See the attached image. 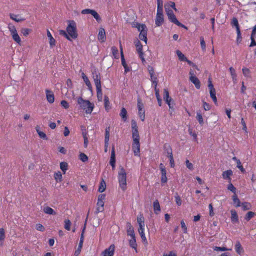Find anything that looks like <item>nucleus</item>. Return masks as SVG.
Masks as SVG:
<instances>
[{"label": "nucleus", "instance_id": "obj_1", "mask_svg": "<svg viewBox=\"0 0 256 256\" xmlns=\"http://www.w3.org/2000/svg\"><path fill=\"white\" fill-rule=\"evenodd\" d=\"M132 129L133 138L132 149L134 154L138 156L140 152V136L136 122L134 120L132 121Z\"/></svg>", "mask_w": 256, "mask_h": 256}, {"label": "nucleus", "instance_id": "obj_2", "mask_svg": "<svg viewBox=\"0 0 256 256\" xmlns=\"http://www.w3.org/2000/svg\"><path fill=\"white\" fill-rule=\"evenodd\" d=\"M59 34L64 36L70 40L76 38L78 36L76 32V22L74 20L68 21V24L66 28V32L64 30H60Z\"/></svg>", "mask_w": 256, "mask_h": 256}, {"label": "nucleus", "instance_id": "obj_3", "mask_svg": "<svg viewBox=\"0 0 256 256\" xmlns=\"http://www.w3.org/2000/svg\"><path fill=\"white\" fill-rule=\"evenodd\" d=\"M118 179L119 187L124 191L127 188L126 186V173L123 167H120L118 172Z\"/></svg>", "mask_w": 256, "mask_h": 256}, {"label": "nucleus", "instance_id": "obj_4", "mask_svg": "<svg viewBox=\"0 0 256 256\" xmlns=\"http://www.w3.org/2000/svg\"><path fill=\"white\" fill-rule=\"evenodd\" d=\"M136 27L138 30L140 32L139 38L140 40H143L146 44H147V28L144 24H136Z\"/></svg>", "mask_w": 256, "mask_h": 256}, {"label": "nucleus", "instance_id": "obj_5", "mask_svg": "<svg viewBox=\"0 0 256 256\" xmlns=\"http://www.w3.org/2000/svg\"><path fill=\"white\" fill-rule=\"evenodd\" d=\"M94 104L89 100H84L81 98V108L87 114H90L93 110Z\"/></svg>", "mask_w": 256, "mask_h": 256}, {"label": "nucleus", "instance_id": "obj_6", "mask_svg": "<svg viewBox=\"0 0 256 256\" xmlns=\"http://www.w3.org/2000/svg\"><path fill=\"white\" fill-rule=\"evenodd\" d=\"M81 13L83 14H90L92 16H94V18L98 22H100L102 20L100 15L94 10L90 9H85L82 10L81 12Z\"/></svg>", "mask_w": 256, "mask_h": 256}, {"label": "nucleus", "instance_id": "obj_7", "mask_svg": "<svg viewBox=\"0 0 256 256\" xmlns=\"http://www.w3.org/2000/svg\"><path fill=\"white\" fill-rule=\"evenodd\" d=\"M164 22L163 11H157L156 18L155 20V24L156 26H160L162 25Z\"/></svg>", "mask_w": 256, "mask_h": 256}, {"label": "nucleus", "instance_id": "obj_8", "mask_svg": "<svg viewBox=\"0 0 256 256\" xmlns=\"http://www.w3.org/2000/svg\"><path fill=\"white\" fill-rule=\"evenodd\" d=\"M190 80L194 84L196 88L197 89H199L200 87V84L198 79L194 75V72L192 70L190 72Z\"/></svg>", "mask_w": 256, "mask_h": 256}, {"label": "nucleus", "instance_id": "obj_9", "mask_svg": "<svg viewBox=\"0 0 256 256\" xmlns=\"http://www.w3.org/2000/svg\"><path fill=\"white\" fill-rule=\"evenodd\" d=\"M114 245L111 244L108 248L106 249L102 252V256H113L114 251Z\"/></svg>", "mask_w": 256, "mask_h": 256}, {"label": "nucleus", "instance_id": "obj_10", "mask_svg": "<svg viewBox=\"0 0 256 256\" xmlns=\"http://www.w3.org/2000/svg\"><path fill=\"white\" fill-rule=\"evenodd\" d=\"M46 98L48 102L52 104L54 101V96L53 92L49 90H46Z\"/></svg>", "mask_w": 256, "mask_h": 256}, {"label": "nucleus", "instance_id": "obj_11", "mask_svg": "<svg viewBox=\"0 0 256 256\" xmlns=\"http://www.w3.org/2000/svg\"><path fill=\"white\" fill-rule=\"evenodd\" d=\"M98 38L101 42H103L106 40V36L105 30L104 28H101L99 29V32L98 36Z\"/></svg>", "mask_w": 256, "mask_h": 256}, {"label": "nucleus", "instance_id": "obj_12", "mask_svg": "<svg viewBox=\"0 0 256 256\" xmlns=\"http://www.w3.org/2000/svg\"><path fill=\"white\" fill-rule=\"evenodd\" d=\"M168 20L172 22H173L174 24H176V25L181 26L182 28H186V26L181 24L180 22H178V20L176 18L175 15L174 14L168 17Z\"/></svg>", "mask_w": 256, "mask_h": 256}, {"label": "nucleus", "instance_id": "obj_13", "mask_svg": "<svg viewBox=\"0 0 256 256\" xmlns=\"http://www.w3.org/2000/svg\"><path fill=\"white\" fill-rule=\"evenodd\" d=\"M232 171L231 170L224 171L222 174V178L230 182L232 180L230 176L232 175Z\"/></svg>", "mask_w": 256, "mask_h": 256}, {"label": "nucleus", "instance_id": "obj_14", "mask_svg": "<svg viewBox=\"0 0 256 256\" xmlns=\"http://www.w3.org/2000/svg\"><path fill=\"white\" fill-rule=\"evenodd\" d=\"M10 18L11 20L18 22H20L24 21L25 20L24 18H22L18 14H10Z\"/></svg>", "mask_w": 256, "mask_h": 256}, {"label": "nucleus", "instance_id": "obj_15", "mask_svg": "<svg viewBox=\"0 0 256 256\" xmlns=\"http://www.w3.org/2000/svg\"><path fill=\"white\" fill-rule=\"evenodd\" d=\"M235 250L238 254L242 255L244 253V250L240 242L237 241L235 244Z\"/></svg>", "mask_w": 256, "mask_h": 256}, {"label": "nucleus", "instance_id": "obj_16", "mask_svg": "<svg viewBox=\"0 0 256 256\" xmlns=\"http://www.w3.org/2000/svg\"><path fill=\"white\" fill-rule=\"evenodd\" d=\"M126 228H127V233L128 236H130L131 238H134L135 234L134 230V228L131 225L130 223L127 222L126 224Z\"/></svg>", "mask_w": 256, "mask_h": 256}, {"label": "nucleus", "instance_id": "obj_17", "mask_svg": "<svg viewBox=\"0 0 256 256\" xmlns=\"http://www.w3.org/2000/svg\"><path fill=\"white\" fill-rule=\"evenodd\" d=\"M94 79L96 88H101L100 77L99 74H94Z\"/></svg>", "mask_w": 256, "mask_h": 256}, {"label": "nucleus", "instance_id": "obj_18", "mask_svg": "<svg viewBox=\"0 0 256 256\" xmlns=\"http://www.w3.org/2000/svg\"><path fill=\"white\" fill-rule=\"evenodd\" d=\"M149 72H150V76L151 81L152 83V84H154V88H156V86H157V83H158V82L156 80L157 78L154 74V71L153 70L151 69V70H149Z\"/></svg>", "mask_w": 256, "mask_h": 256}, {"label": "nucleus", "instance_id": "obj_19", "mask_svg": "<svg viewBox=\"0 0 256 256\" xmlns=\"http://www.w3.org/2000/svg\"><path fill=\"white\" fill-rule=\"evenodd\" d=\"M231 220L233 224H235L238 222V216L236 212L234 210H230Z\"/></svg>", "mask_w": 256, "mask_h": 256}, {"label": "nucleus", "instance_id": "obj_20", "mask_svg": "<svg viewBox=\"0 0 256 256\" xmlns=\"http://www.w3.org/2000/svg\"><path fill=\"white\" fill-rule=\"evenodd\" d=\"M136 50L139 54L140 57L144 60L142 44L139 41H138L136 44Z\"/></svg>", "mask_w": 256, "mask_h": 256}, {"label": "nucleus", "instance_id": "obj_21", "mask_svg": "<svg viewBox=\"0 0 256 256\" xmlns=\"http://www.w3.org/2000/svg\"><path fill=\"white\" fill-rule=\"evenodd\" d=\"M154 210L156 214H158L160 211V206L158 200H156L153 203Z\"/></svg>", "mask_w": 256, "mask_h": 256}, {"label": "nucleus", "instance_id": "obj_22", "mask_svg": "<svg viewBox=\"0 0 256 256\" xmlns=\"http://www.w3.org/2000/svg\"><path fill=\"white\" fill-rule=\"evenodd\" d=\"M115 163H116V157H115V153L114 149L112 150L110 158V164L112 166V169L114 170L115 168Z\"/></svg>", "mask_w": 256, "mask_h": 256}, {"label": "nucleus", "instance_id": "obj_23", "mask_svg": "<svg viewBox=\"0 0 256 256\" xmlns=\"http://www.w3.org/2000/svg\"><path fill=\"white\" fill-rule=\"evenodd\" d=\"M47 36L50 40V46L51 48H52L56 44V40L54 38L50 32L48 30H47Z\"/></svg>", "mask_w": 256, "mask_h": 256}, {"label": "nucleus", "instance_id": "obj_24", "mask_svg": "<svg viewBox=\"0 0 256 256\" xmlns=\"http://www.w3.org/2000/svg\"><path fill=\"white\" fill-rule=\"evenodd\" d=\"M82 76L84 80V82L86 83V85L88 86V90H90L92 91V86L88 78L84 73L82 74Z\"/></svg>", "mask_w": 256, "mask_h": 256}, {"label": "nucleus", "instance_id": "obj_25", "mask_svg": "<svg viewBox=\"0 0 256 256\" xmlns=\"http://www.w3.org/2000/svg\"><path fill=\"white\" fill-rule=\"evenodd\" d=\"M104 202L98 201L96 208L97 213L102 212L104 210Z\"/></svg>", "mask_w": 256, "mask_h": 256}, {"label": "nucleus", "instance_id": "obj_26", "mask_svg": "<svg viewBox=\"0 0 256 256\" xmlns=\"http://www.w3.org/2000/svg\"><path fill=\"white\" fill-rule=\"evenodd\" d=\"M231 76L232 77V80L234 84L236 83L237 82V76L235 70L232 68L230 67L229 68Z\"/></svg>", "mask_w": 256, "mask_h": 256}, {"label": "nucleus", "instance_id": "obj_27", "mask_svg": "<svg viewBox=\"0 0 256 256\" xmlns=\"http://www.w3.org/2000/svg\"><path fill=\"white\" fill-rule=\"evenodd\" d=\"M232 24L234 26L236 29L237 35H240V28L238 20L236 18H234L232 20Z\"/></svg>", "mask_w": 256, "mask_h": 256}, {"label": "nucleus", "instance_id": "obj_28", "mask_svg": "<svg viewBox=\"0 0 256 256\" xmlns=\"http://www.w3.org/2000/svg\"><path fill=\"white\" fill-rule=\"evenodd\" d=\"M110 138V128H106V134L104 138L105 146H108V140Z\"/></svg>", "mask_w": 256, "mask_h": 256}, {"label": "nucleus", "instance_id": "obj_29", "mask_svg": "<svg viewBox=\"0 0 256 256\" xmlns=\"http://www.w3.org/2000/svg\"><path fill=\"white\" fill-rule=\"evenodd\" d=\"M120 116L124 122H126L127 120V111L126 109L122 108L121 110L120 114Z\"/></svg>", "mask_w": 256, "mask_h": 256}, {"label": "nucleus", "instance_id": "obj_30", "mask_svg": "<svg viewBox=\"0 0 256 256\" xmlns=\"http://www.w3.org/2000/svg\"><path fill=\"white\" fill-rule=\"evenodd\" d=\"M111 50L114 58L116 59H118L120 56L118 49L116 46H112Z\"/></svg>", "mask_w": 256, "mask_h": 256}, {"label": "nucleus", "instance_id": "obj_31", "mask_svg": "<svg viewBox=\"0 0 256 256\" xmlns=\"http://www.w3.org/2000/svg\"><path fill=\"white\" fill-rule=\"evenodd\" d=\"M8 28L9 31L10 32V34L12 35V36L14 34H18L16 29L14 25L12 24H9L8 26Z\"/></svg>", "mask_w": 256, "mask_h": 256}, {"label": "nucleus", "instance_id": "obj_32", "mask_svg": "<svg viewBox=\"0 0 256 256\" xmlns=\"http://www.w3.org/2000/svg\"><path fill=\"white\" fill-rule=\"evenodd\" d=\"M132 238L129 240V244L130 246L136 250L137 244L136 242V237L131 238ZM137 251H136V252Z\"/></svg>", "mask_w": 256, "mask_h": 256}, {"label": "nucleus", "instance_id": "obj_33", "mask_svg": "<svg viewBox=\"0 0 256 256\" xmlns=\"http://www.w3.org/2000/svg\"><path fill=\"white\" fill-rule=\"evenodd\" d=\"M60 168L64 174H65L68 169V164L67 162H63L60 163Z\"/></svg>", "mask_w": 256, "mask_h": 256}, {"label": "nucleus", "instance_id": "obj_34", "mask_svg": "<svg viewBox=\"0 0 256 256\" xmlns=\"http://www.w3.org/2000/svg\"><path fill=\"white\" fill-rule=\"evenodd\" d=\"M54 178L56 182H61L62 178V173L60 172H56L54 174Z\"/></svg>", "mask_w": 256, "mask_h": 256}, {"label": "nucleus", "instance_id": "obj_35", "mask_svg": "<svg viewBox=\"0 0 256 256\" xmlns=\"http://www.w3.org/2000/svg\"><path fill=\"white\" fill-rule=\"evenodd\" d=\"M243 210H249L251 208V204L248 202H244L240 204Z\"/></svg>", "mask_w": 256, "mask_h": 256}, {"label": "nucleus", "instance_id": "obj_36", "mask_svg": "<svg viewBox=\"0 0 256 256\" xmlns=\"http://www.w3.org/2000/svg\"><path fill=\"white\" fill-rule=\"evenodd\" d=\"M44 212L48 214H56V212L54 210L50 207L46 206L44 208Z\"/></svg>", "mask_w": 256, "mask_h": 256}, {"label": "nucleus", "instance_id": "obj_37", "mask_svg": "<svg viewBox=\"0 0 256 256\" xmlns=\"http://www.w3.org/2000/svg\"><path fill=\"white\" fill-rule=\"evenodd\" d=\"M5 238V232L3 228H0V244L2 245Z\"/></svg>", "mask_w": 256, "mask_h": 256}, {"label": "nucleus", "instance_id": "obj_38", "mask_svg": "<svg viewBox=\"0 0 256 256\" xmlns=\"http://www.w3.org/2000/svg\"><path fill=\"white\" fill-rule=\"evenodd\" d=\"M120 56H121L122 64L123 66H127V64H126V60L124 59V55L123 52H122V46L120 44Z\"/></svg>", "mask_w": 256, "mask_h": 256}, {"label": "nucleus", "instance_id": "obj_39", "mask_svg": "<svg viewBox=\"0 0 256 256\" xmlns=\"http://www.w3.org/2000/svg\"><path fill=\"white\" fill-rule=\"evenodd\" d=\"M161 172V182L162 183H166L167 182V178L166 176V170H163L160 171Z\"/></svg>", "mask_w": 256, "mask_h": 256}, {"label": "nucleus", "instance_id": "obj_40", "mask_svg": "<svg viewBox=\"0 0 256 256\" xmlns=\"http://www.w3.org/2000/svg\"><path fill=\"white\" fill-rule=\"evenodd\" d=\"M232 200L234 204H235V206L236 207H238L240 206V200L238 198L236 194H234L232 196Z\"/></svg>", "mask_w": 256, "mask_h": 256}, {"label": "nucleus", "instance_id": "obj_41", "mask_svg": "<svg viewBox=\"0 0 256 256\" xmlns=\"http://www.w3.org/2000/svg\"><path fill=\"white\" fill-rule=\"evenodd\" d=\"M176 54L180 61H184L186 60V58L180 50H177L176 51Z\"/></svg>", "mask_w": 256, "mask_h": 256}, {"label": "nucleus", "instance_id": "obj_42", "mask_svg": "<svg viewBox=\"0 0 256 256\" xmlns=\"http://www.w3.org/2000/svg\"><path fill=\"white\" fill-rule=\"evenodd\" d=\"M106 188V184L104 180H102L99 186L98 190L100 192H102L104 191Z\"/></svg>", "mask_w": 256, "mask_h": 256}, {"label": "nucleus", "instance_id": "obj_43", "mask_svg": "<svg viewBox=\"0 0 256 256\" xmlns=\"http://www.w3.org/2000/svg\"><path fill=\"white\" fill-rule=\"evenodd\" d=\"M216 90H210V98H212L214 102L216 104L217 102V98L216 96Z\"/></svg>", "mask_w": 256, "mask_h": 256}, {"label": "nucleus", "instance_id": "obj_44", "mask_svg": "<svg viewBox=\"0 0 256 256\" xmlns=\"http://www.w3.org/2000/svg\"><path fill=\"white\" fill-rule=\"evenodd\" d=\"M157 0V11H163V2L162 0Z\"/></svg>", "mask_w": 256, "mask_h": 256}, {"label": "nucleus", "instance_id": "obj_45", "mask_svg": "<svg viewBox=\"0 0 256 256\" xmlns=\"http://www.w3.org/2000/svg\"><path fill=\"white\" fill-rule=\"evenodd\" d=\"M196 118L200 124H202V125L203 124L204 120H203L202 114L198 112H196Z\"/></svg>", "mask_w": 256, "mask_h": 256}, {"label": "nucleus", "instance_id": "obj_46", "mask_svg": "<svg viewBox=\"0 0 256 256\" xmlns=\"http://www.w3.org/2000/svg\"><path fill=\"white\" fill-rule=\"evenodd\" d=\"M164 150L166 152L167 156H170L172 154V149L169 145L165 144L164 146Z\"/></svg>", "mask_w": 256, "mask_h": 256}, {"label": "nucleus", "instance_id": "obj_47", "mask_svg": "<svg viewBox=\"0 0 256 256\" xmlns=\"http://www.w3.org/2000/svg\"><path fill=\"white\" fill-rule=\"evenodd\" d=\"M174 198L176 204L178 206H180L182 204V200L180 197L178 195V193L175 194Z\"/></svg>", "mask_w": 256, "mask_h": 256}, {"label": "nucleus", "instance_id": "obj_48", "mask_svg": "<svg viewBox=\"0 0 256 256\" xmlns=\"http://www.w3.org/2000/svg\"><path fill=\"white\" fill-rule=\"evenodd\" d=\"M164 99L165 101L172 100V98L170 97L169 92L166 89L164 90Z\"/></svg>", "mask_w": 256, "mask_h": 256}, {"label": "nucleus", "instance_id": "obj_49", "mask_svg": "<svg viewBox=\"0 0 256 256\" xmlns=\"http://www.w3.org/2000/svg\"><path fill=\"white\" fill-rule=\"evenodd\" d=\"M254 215V212H248L246 215L245 219L246 221H249Z\"/></svg>", "mask_w": 256, "mask_h": 256}, {"label": "nucleus", "instance_id": "obj_50", "mask_svg": "<svg viewBox=\"0 0 256 256\" xmlns=\"http://www.w3.org/2000/svg\"><path fill=\"white\" fill-rule=\"evenodd\" d=\"M64 227L65 229H66L68 230H70V225H71L70 221L69 220L66 219V220H64Z\"/></svg>", "mask_w": 256, "mask_h": 256}, {"label": "nucleus", "instance_id": "obj_51", "mask_svg": "<svg viewBox=\"0 0 256 256\" xmlns=\"http://www.w3.org/2000/svg\"><path fill=\"white\" fill-rule=\"evenodd\" d=\"M97 92V96L98 100H102V93L101 88H96Z\"/></svg>", "mask_w": 256, "mask_h": 256}, {"label": "nucleus", "instance_id": "obj_52", "mask_svg": "<svg viewBox=\"0 0 256 256\" xmlns=\"http://www.w3.org/2000/svg\"><path fill=\"white\" fill-rule=\"evenodd\" d=\"M164 6H167L166 7L169 8H172L175 11L177 10L175 6V3L173 2H169L166 4H165Z\"/></svg>", "mask_w": 256, "mask_h": 256}, {"label": "nucleus", "instance_id": "obj_53", "mask_svg": "<svg viewBox=\"0 0 256 256\" xmlns=\"http://www.w3.org/2000/svg\"><path fill=\"white\" fill-rule=\"evenodd\" d=\"M154 90H155L156 96L157 98L158 105L160 106H162V100L160 98V96L159 94V91L156 88H154Z\"/></svg>", "mask_w": 256, "mask_h": 256}, {"label": "nucleus", "instance_id": "obj_54", "mask_svg": "<svg viewBox=\"0 0 256 256\" xmlns=\"http://www.w3.org/2000/svg\"><path fill=\"white\" fill-rule=\"evenodd\" d=\"M242 70L244 76L247 78L250 76V70L248 68H242Z\"/></svg>", "mask_w": 256, "mask_h": 256}, {"label": "nucleus", "instance_id": "obj_55", "mask_svg": "<svg viewBox=\"0 0 256 256\" xmlns=\"http://www.w3.org/2000/svg\"><path fill=\"white\" fill-rule=\"evenodd\" d=\"M12 38L15 41L16 43L18 44L20 43L21 39L18 34H16L12 36Z\"/></svg>", "mask_w": 256, "mask_h": 256}, {"label": "nucleus", "instance_id": "obj_56", "mask_svg": "<svg viewBox=\"0 0 256 256\" xmlns=\"http://www.w3.org/2000/svg\"><path fill=\"white\" fill-rule=\"evenodd\" d=\"M228 189L236 194V188L230 182L228 186Z\"/></svg>", "mask_w": 256, "mask_h": 256}, {"label": "nucleus", "instance_id": "obj_57", "mask_svg": "<svg viewBox=\"0 0 256 256\" xmlns=\"http://www.w3.org/2000/svg\"><path fill=\"white\" fill-rule=\"evenodd\" d=\"M200 46L202 50H206V44L204 40V38L202 36L200 38Z\"/></svg>", "mask_w": 256, "mask_h": 256}, {"label": "nucleus", "instance_id": "obj_58", "mask_svg": "<svg viewBox=\"0 0 256 256\" xmlns=\"http://www.w3.org/2000/svg\"><path fill=\"white\" fill-rule=\"evenodd\" d=\"M138 230V232L140 236V237L142 239V240L143 242H147L146 241V238L145 236V234H144V230Z\"/></svg>", "mask_w": 256, "mask_h": 256}, {"label": "nucleus", "instance_id": "obj_59", "mask_svg": "<svg viewBox=\"0 0 256 256\" xmlns=\"http://www.w3.org/2000/svg\"><path fill=\"white\" fill-rule=\"evenodd\" d=\"M167 6H164L166 14L167 16L168 17L174 14V12L170 8H169L166 7Z\"/></svg>", "mask_w": 256, "mask_h": 256}, {"label": "nucleus", "instance_id": "obj_60", "mask_svg": "<svg viewBox=\"0 0 256 256\" xmlns=\"http://www.w3.org/2000/svg\"><path fill=\"white\" fill-rule=\"evenodd\" d=\"M188 132H189L190 134L193 137L194 140L198 142L196 134L194 132H193L192 130L190 128L188 129Z\"/></svg>", "mask_w": 256, "mask_h": 256}, {"label": "nucleus", "instance_id": "obj_61", "mask_svg": "<svg viewBox=\"0 0 256 256\" xmlns=\"http://www.w3.org/2000/svg\"><path fill=\"white\" fill-rule=\"evenodd\" d=\"M104 102L105 108L106 110H108V109L110 102L107 96H104Z\"/></svg>", "mask_w": 256, "mask_h": 256}, {"label": "nucleus", "instance_id": "obj_62", "mask_svg": "<svg viewBox=\"0 0 256 256\" xmlns=\"http://www.w3.org/2000/svg\"><path fill=\"white\" fill-rule=\"evenodd\" d=\"M236 163L237 164V168L240 169L242 172H245V170L244 168L242 166V165L240 160H237V162Z\"/></svg>", "mask_w": 256, "mask_h": 256}, {"label": "nucleus", "instance_id": "obj_63", "mask_svg": "<svg viewBox=\"0 0 256 256\" xmlns=\"http://www.w3.org/2000/svg\"><path fill=\"white\" fill-rule=\"evenodd\" d=\"M186 166L190 170H194V166L188 160H186Z\"/></svg>", "mask_w": 256, "mask_h": 256}, {"label": "nucleus", "instance_id": "obj_64", "mask_svg": "<svg viewBox=\"0 0 256 256\" xmlns=\"http://www.w3.org/2000/svg\"><path fill=\"white\" fill-rule=\"evenodd\" d=\"M60 104L62 107H64L66 109L68 108H69L68 103L65 100H62L60 102Z\"/></svg>", "mask_w": 256, "mask_h": 256}]
</instances>
